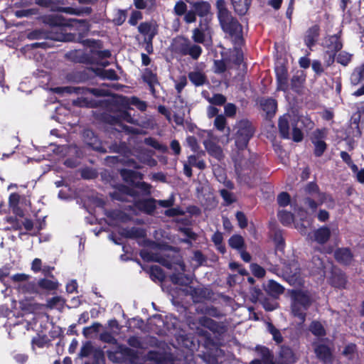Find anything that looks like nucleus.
<instances>
[{"label":"nucleus","instance_id":"obj_1","mask_svg":"<svg viewBox=\"0 0 364 364\" xmlns=\"http://www.w3.org/2000/svg\"><path fill=\"white\" fill-rule=\"evenodd\" d=\"M57 93L66 92L81 95L73 102V105L79 107L97 108L107 107L112 104L111 100H95L89 95L96 97H106L109 95L108 90L100 88H89L86 87L66 86L55 88Z\"/></svg>","mask_w":364,"mask_h":364},{"label":"nucleus","instance_id":"obj_2","mask_svg":"<svg viewBox=\"0 0 364 364\" xmlns=\"http://www.w3.org/2000/svg\"><path fill=\"white\" fill-rule=\"evenodd\" d=\"M220 26L231 39L232 44L244 45L242 26L227 8L225 0H217L215 4Z\"/></svg>","mask_w":364,"mask_h":364},{"label":"nucleus","instance_id":"obj_3","mask_svg":"<svg viewBox=\"0 0 364 364\" xmlns=\"http://www.w3.org/2000/svg\"><path fill=\"white\" fill-rule=\"evenodd\" d=\"M291 310L293 316L298 318L301 323H304L306 311L313 302L310 293L302 289H293L291 292Z\"/></svg>","mask_w":364,"mask_h":364},{"label":"nucleus","instance_id":"obj_4","mask_svg":"<svg viewBox=\"0 0 364 364\" xmlns=\"http://www.w3.org/2000/svg\"><path fill=\"white\" fill-rule=\"evenodd\" d=\"M236 132L233 135L235 144L237 149L244 150L247 148L250 140L253 137L255 127L247 119L240 120L235 125Z\"/></svg>","mask_w":364,"mask_h":364},{"label":"nucleus","instance_id":"obj_5","mask_svg":"<svg viewBox=\"0 0 364 364\" xmlns=\"http://www.w3.org/2000/svg\"><path fill=\"white\" fill-rule=\"evenodd\" d=\"M44 22L50 27H69V26H78L81 28L83 33H87L90 28V24L87 19H75L64 18L60 14H51L45 16Z\"/></svg>","mask_w":364,"mask_h":364},{"label":"nucleus","instance_id":"obj_6","mask_svg":"<svg viewBox=\"0 0 364 364\" xmlns=\"http://www.w3.org/2000/svg\"><path fill=\"white\" fill-rule=\"evenodd\" d=\"M108 359L114 363H134L138 358L137 352L123 344H117L115 350H107Z\"/></svg>","mask_w":364,"mask_h":364},{"label":"nucleus","instance_id":"obj_7","mask_svg":"<svg viewBox=\"0 0 364 364\" xmlns=\"http://www.w3.org/2000/svg\"><path fill=\"white\" fill-rule=\"evenodd\" d=\"M109 195L112 200L126 203L129 202V196L136 198L139 196V193L127 185L118 183L114 186V191Z\"/></svg>","mask_w":364,"mask_h":364},{"label":"nucleus","instance_id":"obj_8","mask_svg":"<svg viewBox=\"0 0 364 364\" xmlns=\"http://www.w3.org/2000/svg\"><path fill=\"white\" fill-rule=\"evenodd\" d=\"M314 353L316 358L325 364H332L333 355L332 350L328 346L324 343L313 342Z\"/></svg>","mask_w":364,"mask_h":364},{"label":"nucleus","instance_id":"obj_9","mask_svg":"<svg viewBox=\"0 0 364 364\" xmlns=\"http://www.w3.org/2000/svg\"><path fill=\"white\" fill-rule=\"evenodd\" d=\"M284 274L291 281H296L300 277L301 268L297 259L293 258L284 262L282 267Z\"/></svg>","mask_w":364,"mask_h":364},{"label":"nucleus","instance_id":"obj_10","mask_svg":"<svg viewBox=\"0 0 364 364\" xmlns=\"http://www.w3.org/2000/svg\"><path fill=\"white\" fill-rule=\"evenodd\" d=\"M275 77L277 82V90L287 92L289 90L288 82V69L287 67L282 64L275 68Z\"/></svg>","mask_w":364,"mask_h":364},{"label":"nucleus","instance_id":"obj_11","mask_svg":"<svg viewBox=\"0 0 364 364\" xmlns=\"http://www.w3.org/2000/svg\"><path fill=\"white\" fill-rule=\"evenodd\" d=\"M296 361V355L292 348L286 345H282L274 360V364H294Z\"/></svg>","mask_w":364,"mask_h":364},{"label":"nucleus","instance_id":"obj_12","mask_svg":"<svg viewBox=\"0 0 364 364\" xmlns=\"http://www.w3.org/2000/svg\"><path fill=\"white\" fill-rule=\"evenodd\" d=\"M138 31L144 39L154 38L159 33V25L155 21H144L138 26Z\"/></svg>","mask_w":364,"mask_h":364},{"label":"nucleus","instance_id":"obj_13","mask_svg":"<svg viewBox=\"0 0 364 364\" xmlns=\"http://www.w3.org/2000/svg\"><path fill=\"white\" fill-rule=\"evenodd\" d=\"M342 31H339L337 33L328 36L324 40V47L328 52L337 53L343 48V41L341 40Z\"/></svg>","mask_w":364,"mask_h":364},{"label":"nucleus","instance_id":"obj_14","mask_svg":"<svg viewBox=\"0 0 364 364\" xmlns=\"http://www.w3.org/2000/svg\"><path fill=\"white\" fill-rule=\"evenodd\" d=\"M68 60L75 63L92 64V56L82 50H73L65 54Z\"/></svg>","mask_w":364,"mask_h":364},{"label":"nucleus","instance_id":"obj_15","mask_svg":"<svg viewBox=\"0 0 364 364\" xmlns=\"http://www.w3.org/2000/svg\"><path fill=\"white\" fill-rule=\"evenodd\" d=\"M321 33V28L318 24H314L309 27L304 36V42L306 46L312 50L316 44Z\"/></svg>","mask_w":364,"mask_h":364},{"label":"nucleus","instance_id":"obj_16","mask_svg":"<svg viewBox=\"0 0 364 364\" xmlns=\"http://www.w3.org/2000/svg\"><path fill=\"white\" fill-rule=\"evenodd\" d=\"M156 200L153 198L139 199L134 202V206L142 213L151 215L156 208Z\"/></svg>","mask_w":364,"mask_h":364},{"label":"nucleus","instance_id":"obj_17","mask_svg":"<svg viewBox=\"0 0 364 364\" xmlns=\"http://www.w3.org/2000/svg\"><path fill=\"white\" fill-rule=\"evenodd\" d=\"M191 41L188 38L178 36L173 40L171 50L176 54L181 56L186 55V53Z\"/></svg>","mask_w":364,"mask_h":364},{"label":"nucleus","instance_id":"obj_18","mask_svg":"<svg viewBox=\"0 0 364 364\" xmlns=\"http://www.w3.org/2000/svg\"><path fill=\"white\" fill-rule=\"evenodd\" d=\"M93 149L105 154L107 152L109 153H117L120 154H124L129 151V148L127 145V144L124 141H114L112 142L109 146L108 150H107L105 148L102 147V146H92Z\"/></svg>","mask_w":364,"mask_h":364},{"label":"nucleus","instance_id":"obj_19","mask_svg":"<svg viewBox=\"0 0 364 364\" xmlns=\"http://www.w3.org/2000/svg\"><path fill=\"white\" fill-rule=\"evenodd\" d=\"M334 258L343 265H350L353 260V254L349 247H338L334 252Z\"/></svg>","mask_w":364,"mask_h":364},{"label":"nucleus","instance_id":"obj_20","mask_svg":"<svg viewBox=\"0 0 364 364\" xmlns=\"http://www.w3.org/2000/svg\"><path fill=\"white\" fill-rule=\"evenodd\" d=\"M290 115L284 114L280 116L278 119V130L279 136L284 139H290V124H289Z\"/></svg>","mask_w":364,"mask_h":364},{"label":"nucleus","instance_id":"obj_21","mask_svg":"<svg viewBox=\"0 0 364 364\" xmlns=\"http://www.w3.org/2000/svg\"><path fill=\"white\" fill-rule=\"evenodd\" d=\"M119 173L122 180L132 187L134 186V183H136V180H141L144 177L141 173L127 168H122L119 171Z\"/></svg>","mask_w":364,"mask_h":364},{"label":"nucleus","instance_id":"obj_22","mask_svg":"<svg viewBox=\"0 0 364 364\" xmlns=\"http://www.w3.org/2000/svg\"><path fill=\"white\" fill-rule=\"evenodd\" d=\"M255 351L261 357L262 364H274V353L267 346L257 345Z\"/></svg>","mask_w":364,"mask_h":364},{"label":"nucleus","instance_id":"obj_23","mask_svg":"<svg viewBox=\"0 0 364 364\" xmlns=\"http://www.w3.org/2000/svg\"><path fill=\"white\" fill-rule=\"evenodd\" d=\"M39 294L42 291H52L58 289L59 283L55 279H50L47 277L41 278L37 281Z\"/></svg>","mask_w":364,"mask_h":364},{"label":"nucleus","instance_id":"obj_24","mask_svg":"<svg viewBox=\"0 0 364 364\" xmlns=\"http://www.w3.org/2000/svg\"><path fill=\"white\" fill-rule=\"evenodd\" d=\"M260 107L266 113V118L271 119L275 115L277 102L276 100L272 98L264 99L260 101Z\"/></svg>","mask_w":364,"mask_h":364},{"label":"nucleus","instance_id":"obj_25","mask_svg":"<svg viewBox=\"0 0 364 364\" xmlns=\"http://www.w3.org/2000/svg\"><path fill=\"white\" fill-rule=\"evenodd\" d=\"M120 235L124 238L140 239L146 236V232L141 228H124L121 230Z\"/></svg>","mask_w":364,"mask_h":364},{"label":"nucleus","instance_id":"obj_26","mask_svg":"<svg viewBox=\"0 0 364 364\" xmlns=\"http://www.w3.org/2000/svg\"><path fill=\"white\" fill-rule=\"evenodd\" d=\"M349 80L352 86H357L364 82V62L353 69Z\"/></svg>","mask_w":364,"mask_h":364},{"label":"nucleus","instance_id":"obj_27","mask_svg":"<svg viewBox=\"0 0 364 364\" xmlns=\"http://www.w3.org/2000/svg\"><path fill=\"white\" fill-rule=\"evenodd\" d=\"M191 82L196 87L209 84L206 75L201 71H191L188 74Z\"/></svg>","mask_w":364,"mask_h":364},{"label":"nucleus","instance_id":"obj_28","mask_svg":"<svg viewBox=\"0 0 364 364\" xmlns=\"http://www.w3.org/2000/svg\"><path fill=\"white\" fill-rule=\"evenodd\" d=\"M18 292L28 294H39L37 281H26L24 283L18 284L17 287Z\"/></svg>","mask_w":364,"mask_h":364},{"label":"nucleus","instance_id":"obj_29","mask_svg":"<svg viewBox=\"0 0 364 364\" xmlns=\"http://www.w3.org/2000/svg\"><path fill=\"white\" fill-rule=\"evenodd\" d=\"M331 235L330 228L327 226H322L314 231V240L320 245H323L329 240Z\"/></svg>","mask_w":364,"mask_h":364},{"label":"nucleus","instance_id":"obj_30","mask_svg":"<svg viewBox=\"0 0 364 364\" xmlns=\"http://www.w3.org/2000/svg\"><path fill=\"white\" fill-rule=\"evenodd\" d=\"M347 280L345 273L342 271L333 272L330 277V284L336 288H345Z\"/></svg>","mask_w":364,"mask_h":364},{"label":"nucleus","instance_id":"obj_31","mask_svg":"<svg viewBox=\"0 0 364 364\" xmlns=\"http://www.w3.org/2000/svg\"><path fill=\"white\" fill-rule=\"evenodd\" d=\"M170 280L173 284L180 286H188L193 282V278L191 275L181 272L171 274Z\"/></svg>","mask_w":364,"mask_h":364},{"label":"nucleus","instance_id":"obj_32","mask_svg":"<svg viewBox=\"0 0 364 364\" xmlns=\"http://www.w3.org/2000/svg\"><path fill=\"white\" fill-rule=\"evenodd\" d=\"M97 76L102 80H118L119 76L114 69H104L96 68L92 69Z\"/></svg>","mask_w":364,"mask_h":364},{"label":"nucleus","instance_id":"obj_33","mask_svg":"<svg viewBox=\"0 0 364 364\" xmlns=\"http://www.w3.org/2000/svg\"><path fill=\"white\" fill-rule=\"evenodd\" d=\"M199 323L202 326L208 328L213 333H219L223 328V326L218 322L207 316L200 317Z\"/></svg>","mask_w":364,"mask_h":364},{"label":"nucleus","instance_id":"obj_34","mask_svg":"<svg viewBox=\"0 0 364 364\" xmlns=\"http://www.w3.org/2000/svg\"><path fill=\"white\" fill-rule=\"evenodd\" d=\"M231 2L235 13L244 16L248 11L252 0H231Z\"/></svg>","mask_w":364,"mask_h":364},{"label":"nucleus","instance_id":"obj_35","mask_svg":"<svg viewBox=\"0 0 364 364\" xmlns=\"http://www.w3.org/2000/svg\"><path fill=\"white\" fill-rule=\"evenodd\" d=\"M192 7L200 17L206 16L210 12V4L208 1H200L194 2Z\"/></svg>","mask_w":364,"mask_h":364},{"label":"nucleus","instance_id":"obj_36","mask_svg":"<svg viewBox=\"0 0 364 364\" xmlns=\"http://www.w3.org/2000/svg\"><path fill=\"white\" fill-rule=\"evenodd\" d=\"M265 291L272 296L277 297L284 291V287L274 280H269Z\"/></svg>","mask_w":364,"mask_h":364},{"label":"nucleus","instance_id":"obj_37","mask_svg":"<svg viewBox=\"0 0 364 364\" xmlns=\"http://www.w3.org/2000/svg\"><path fill=\"white\" fill-rule=\"evenodd\" d=\"M272 238L278 250H283L285 246V240L283 237L282 230L276 227L270 230Z\"/></svg>","mask_w":364,"mask_h":364},{"label":"nucleus","instance_id":"obj_38","mask_svg":"<svg viewBox=\"0 0 364 364\" xmlns=\"http://www.w3.org/2000/svg\"><path fill=\"white\" fill-rule=\"evenodd\" d=\"M229 246L238 251L246 249V245L243 237L238 234L232 235L228 240Z\"/></svg>","mask_w":364,"mask_h":364},{"label":"nucleus","instance_id":"obj_39","mask_svg":"<svg viewBox=\"0 0 364 364\" xmlns=\"http://www.w3.org/2000/svg\"><path fill=\"white\" fill-rule=\"evenodd\" d=\"M304 82L305 77L294 75L291 78L290 82L291 90L297 94L302 93Z\"/></svg>","mask_w":364,"mask_h":364},{"label":"nucleus","instance_id":"obj_40","mask_svg":"<svg viewBox=\"0 0 364 364\" xmlns=\"http://www.w3.org/2000/svg\"><path fill=\"white\" fill-rule=\"evenodd\" d=\"M309 331L317 337H323L326 335V331L322 323L318 321H312L309 325Z\"/></svg>","mask_w":364,"mask_h":364},{"label":"nucleus","instance_id":"obj_41","mask_svg":"<svg viewBox=\"0 0 364 364\" xmlns=\"http://www.w3.org/2000/svg\"><path fill=\"white\" fill-rule=\"evenodd\" d=\"M205 148L209 154L211 155L213 157L215 158L219 161L223 159V151L220 146L217 145L215 143H210L208 145L205 144Z\"/></svg>","mask_w":364,"mask_h":364},{"label":"nucleus","instance_id":"obj_42","mask_svg":"<svg viewBox=\"0 0 364 364\" xmlns=\"http://www.w3.org/2000/svg\"><path fill=\"white\" fill-rule=\"evenodd\" d=\"M150 277L153 281L159 280L160 282H163L166 277L164 269L158 265L151 266Z\"/></svg>","mask_w":364,"mask_h":364},{"label":"nucleus","instance_id":"obj_43","mask_svg":"<svg viewBox=\"0 0 364 364\" xmlns=\"http://www.w3.org/2000/svg\"><path fill=\"white\" fill-rule=\"evenodd\" d=\"M141 78L147 85L151 83H159L157 74L148 68L144 69Z\"/></svg>","mask_w":364,"mask_h":364},{"label":"nucleus","instance_id":"obj_44","mask_svg":"<svg viewBox=\"0 0 364 364\" xmlns=\"http://www.w3.org/2000/svg\"><path fill=\"white\" fill-rule=\"evenodd\" d=\"M277 216L280 223L283 225L287 226L293 223L294 215L289 211L284 210H280L279 211Z\"/></svg>","mask_w":364,"mask_h":364},{"label":"nucleus","instance_id":"obj_45","mask_svg":"<svg viewBox=\"0 0 364 364\" xmlns=\"http://www.w3.org/2000/svg\"><path fill=\"white\" fill-rule=\"evenodd\" d=\"M234 45V55H233V60L232 63L237 66H240L244 60V54L243 51L242 50V46L243 45H237V44H233Z\"/></svg>","mask_w":364,"mask_h":364},{"label":"nucleus","instance_id":"obj_46","mask_svg":"<svg viewBox=\"0 0 364 364\" xmlns=\"http://www.w3.org/2000/svg\"><path fill=\"white\" fill-rule=\"evenodd\" d=\"M353 54H350L345 50L341 51L336 55V62L343 66H348L352 61Z\"/></svg>","mask_w":364,"mask_h":364},{"label":"nucleus","instance_id":"obj_47","mask_svg":"<svg viewBox=\"0 0 364 364\" xmlns=\"http://www.w3.org/2000/svg\"><path fill=\"white\" fill-rule=\"evenodd\" d=\"M203 49L200 46L190 43L186 55H190L193 60H198L201 55Z\"/></svg>","mask_w":364,"mask_h":364},{"label":"nucleus","instance_id":"obj_48","mask_svg":"<svg viewBox=\"0 0 364 364\" xmlns=\"http://www.w3.org/2000/svg\"><path fill=\"white\" fill-rule=\"evenodd\" d=\"M268 331L272 334L273 340L277 344H280L283 342L284 338L279 329H277L273 323H269L267 326Z\"/></svg>","mask_w":364,"mask_h":364},{"label":"nucleus","instance_id":"obj_49","mask_svg":"<svg viewBox=\"0 0 364 364\" xmlns=\"http://www.w3.org/2000/svg\"><path fill=\"white\" fill-rule=\"evenodd\" d=\"M50 342V339L46 335H38L33 337L31 340L33 346H36L38 348H42L47 346Z\"/></svg>","mask_w":364,"mask_h":364},{"label":"nucleus","instance_id":"obj_50","mask_svg":"<svg viewBox=\"0 0 364 364\" xmlns=\"http://www.w3.org/2000/svg\"><path fill=\"white\" fill-rule=\"evenodd\" d=\"M314 145V154L316 157L321 156L327 149V144L324 141H312Z\"/></svg>","mask_w":364,"mask_h":364},{"label":"nucleus","instance_id":"obj_51","mask_svg":"<svg viewBox=\"0 0 364 364\" xmlns=\"http://www.w3.org/2000/svg\"><path fill=\"white\" fill-rule=\"evenodd\" d=\"M187 163L191 166L196 167L200 170H204L206 167L205 161L203 160H199L198 157L193 154L188 157Z\"/></svg>","mask_w":364,"mask_h":364},{"label":"nucleus","instance_id":"obj_52","mask_svg":"<svg viewBox=\"0 0 364 364\" xmlns=\"http://www.w3.org/2000/svg\"><path fill=\"white\" fill-rule=\"evenodd\" d=\"M7 223L11 224L10 227L4 228L5 230H20L22 228V224L16 217L9 216L6 218Z\"/></svg>","mask_w":364,"mask_h":364},{"label":"nucleus","instance_id":"obj_53","mask_svg":"<svg viewBox=\"0 0 364 364\" xmlns=\"http://www.w3.org/2000/svg\"><path fill=\"white\" fill-rule=\"evenodd\" d=\"M95 348L90 341H87L82 345L80 351V356L87 358L93 353Z\"/></svg>","mask_w":364,"mask_h":364},{"label":"nucleus","instance_id":"obj_54","mask_svg":"<svg viewBox=\"0 0 364 364\" xmlns=\"http://www.w3.org/2000/svg\"><path fill=\"white\" fill-rule=\"evenodd\" d=\"M357 351V346L353 343H348L346 345L343 350V355L347 357L349 360H352L354 358V354Z\"/></svg>","mask_w":364,"mask_h":364},{"label":"nucleus","instance_id":"obj_55","mask_svg":"<svg viewBox=\"0 0 364 364\" xmlns=\"http://www.w3.org/2000/svg\"><path fill=\"white\" fill-rule=\"evenodd\" d=\"M362 116L359 113H354L351 117V122L353 125H355L356 129V134L355 136L360 137L362 135V131L360 128V122L361 121Z\"/></svg>","mask_w":364,"mask_h":364},{"label":"nucleus","instance_id":"obj_56","mask_svg":"<svg viewBox=\"0 0 364 364\" xmlns=\"http://www.w3.org/2000/svg\"><path fill=\"white\" fill-rule=\"evenodd\" d=\"M250 269L252 274L257 278H263L265 276V269L257 263H252Z\"/></svg>","mask_w":364,"mask_h":364},{"label":"nucleus","instance_id":"obj_57","mask_svg":"<svg viewBox=\"0 0 364 364\" xmlns=\"http://www.w3.org/2000/svg\"><path fill=\"white\" fill-rule=\"evenodd\" d=\"M208 101L213 105L217 106H222L226 102V97L222 94H214L212 97H208Z\"/></svg>","mask_w":364,"mask_h":364},{"label":"nucleus","instance_id":"obj_58","mask_svg":"<svg viewBox=\"0 0 364 364\" xmlns=\"http://www.w3.org/2000/svg\"><path fill=\"white\" fill-rule=\"evenodd\" d=\"M144 143L157 150L164 151L167 149L166 146L161 145L156 139L151 136L145 138Z\"/></svg>","mask_w":364,"mask_h":364},{"label":"nucleus","instance_id":"obj_59","mask_svg":"<svg viewBox=\"0 0 364 364\" xmlns=\"http://www.w3.org/2000/svg\"><path fill=\"white\" fill-rule=\"evenodd\" d=\"M127 18V10L119 9L113 18V23L115 26H122Z\"/></svg>","mask_w":364,"mask_h":364},{"label":"nucleus","instance_id":"obj_60","mask_svg":"<svg viewBox=\"0 0 364 364\" xmlns=\"http://www.w3.org/2000/svg\"><path fill=\"white\" fill-rule=\"evenodd\" d=\"M186 11H187L186 4L181 0L178 1L176 3L174 8H173V12H174L175 15L181 16H183L186 13Z\"/></svg>","mask_w":364,"mask_h":364},{"label":"nucleus","instance_id":"obj_61","mask_svg":"<svg viewBox=\"0 0 364 364\" xmlns=\"http://www.w3.org/2000/svg\"><path fill=\"white\" fill-rule=\"evenodd\" d=\"M306 193L313 196L314 194H320V189L317 183L314 181L309 182L304 187Z\"/></svg>","mask_w":364,"mask_h":364},{"label":"nucleus","instance_id":"obj_62","mask_svg":"<svg viewBox=\"0 0 364 364\" xmlns=\"http://www.w3.org/2000/svg\"><path fill=\"white\" fill-rule=\"evenodd\" d=\"M213 65V72L216 74H222L227 70V65L223 60H215Z\"/></svg>","mask_w":364,"mask_h":364},{"label":"nucleus","instance_id":"obj_63","mask_svg":"<svg viewBox=\"0 0 364 364\" xmlns=\"http://www.w3.org/2000/svg\"><path fill=\"white\" fill-rule=\"evenodd\" d=\"M291 201L290 195L287 192H282L277 196V203L281 207L287 206Z\"/></svg>","mask_w":364,"mask_h":364},{"label":"nucleus","instance_id":"obj_64","mask_svg":"<svg viewBox=\"0 0 364 364\" xmlns=\"http://www.w3.org/2000/svg\"><path fill=\"white\" fill-rule=\"evenodd\" d=\"M143 18L142 13L139 10H134L132 11L128 23L132 26H135L137 25L138 21Z\"/></svg>","mask_w":364,"mask_h":364}]
</instances>
